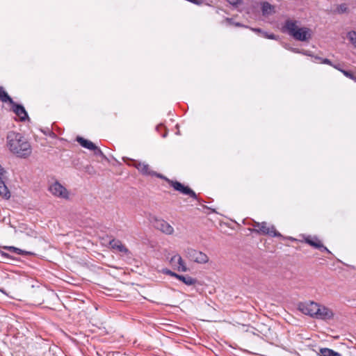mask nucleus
Instances as JSON below:
<instances>
[{"label": "nucleus", "instance_id": "17", "mask_svg": "<svg viewBox=\"0 0 356 356\" xmlns=\"http://www.w3.org/2000/svg\"><path fill=\"white\" fill-rule=\"evenodd\" d=\"M0 100L3 102H10V104L14 102L2 87L0 88Z\"/></svg>", "mask_w": 356, "mask_h": 356}, {"label": "nucleus", "instance_id": "12", "mask_svg": "<svg viewBox=\"0 0 356 356\" xmlns=\"http://www.w3.org/2000/svg\"><path fill=\"white\" fill-rule=\"evenodd\" d=\"M305 242L310 245L311 246L319 249L321 251H325L329 253L330 252V250L326 247H325L322 244L321 241L317 238L308 237L305 238Z\"/></svg>", "mask_w": 356, "mask_h": 356}, {"label": "nucleus", "instance_id": "7", "mask_svg": "<svg viewBox=\"0 0 356 356\" xmlns=\"http://www.w3.org/2000/svg\"><path fill=\"white\" fill-rule=\"evenodd\" d=\"M154 227L166 235H172L174 233V228L163 219L155 218L152 222Z\"/></svg>", "mask_w": 356, "mask_h": 356}, {"label": "nucleus", "instance_id": "20", "mask_svg": "<svg viewBox=\"0 0 356 356\" xmlns=\"http://www.w3.org/2000/svg\"><path fill=\"white\" fill-rule=\"evenodd\" d=\"M262 13L264 15H269L273 12V7L268 2H264L262 4Z\"/></svg>", "mask_w": 356, "mask_h": 356}, {"label": "nucleus", "instance_id": "8", "mask_svg": "<svg viewBox=\"0 0 356 356\" xmlns=\"http://www.w3.org/2000/svg\"><path fill=\"white\" fill-rule=\"evenodd\" d=\"M252 232L264 235H270L271 236H282L281 234L276 231L274 226L269 227L267 226V223L266 222H261L259 228L253 229Z\"/></svg>", "mask_w": 356, "mask_h": 356}, {"label": "nucleus", "instance_id": "2", "mask_svg": "<svg viewBox=\"0 0 356 356\" xmlns=\"http://www.w3.org/2000/svg\"><path fill=\"white\" fill-rule=\"evenodd\" d=\"M298 309L304 314L308 315L314 318L323 321L331 320L334 316V313L332 309L314 301L300 303Z\"/></svg>", "mask_w": 356, "mask_h": 356}, {"label": "nucleus", "instance_id": "16", "mask_svg": "<svg viewBox=\"0 0 356 356\" xmlns=\"http://www.w3.org/2000/svg\"><path fill=\"white\" fill-rule=\"evenodd\" d=\"M177 279L179 280V281H181L188 286L194 285L197 282V280L195 279L188 275L184 276L179 275L178 276H177Z\"/></svg>", "mask_w": 356, "mask_h": 356}, {"label": "nucleus", "instance_id": "15", "mask_svg": "<svg viewBox=\"0 0 356 356\" xmlns=\"http://www.w3.org/2000/svg\"><path fill=\"white\" fill-rule=\"evenodd\" d=\"M0 195L6 200L10 197V193L3 180V176H0Z\"/></svg>", "mask_w": 356, "mask_h": 356}, {"label": "nucleus", "instance_id": "25", "mask_svg": "<svg viewBox=\"0 0 356 356\" xmlns=\"http://www.w3.org/2000/svg\"><path fill=\"white\" fill-rule=\"evenodd\" d=\"M227 2L232 6H237L241 3V0H227Z\"/></svg>", "mask_w": 356, "mask_h": 356}, {"label": "nucleus", "instance_id": "3", "mask_svg": "<svg viewBox=\"0 0 356 356\" xmlns=\"http://www.w3.org/2000/svg\"><path fill=\"white\" fill-rule=\"evenodd\" d=\"M298 20L287 19L282 25V31L293 39L301 42H307L312 38V31L307 27H300Z\"/></svg>", "mask_w": 356, "mask_h": 356}, {"label": "nucleus", "instance_id": "14", "mask_svg": "<svg viewBox=\"0 0 356 356\" xmlns=\"http://www.w3.org/2000/svg\"><path fill=\"white\" fill-rule=\"evenodd\" d=\"M76 141L84 148L90 150L96 149V145L90 140H86L82 137L78 136Z\"/></svg>", "mask_w": 356, "mask_h": 356}, {"label": "nucleus", "instance_id": "18", "mask_svg": "<svg viewBox=\"0 0 356 356\" xmlns=\"http://www.w3.org/2000/svg\"><path fill=\"white\" fill-rule=\"evenodd\" d=\"M320 355L321 356H341V355L329 348H321L320 349Z\"/></svg>", "mask_w": 356, "mask_h": 356}, {"label": "nucleus", "instance_id": "22", "mask_svg": "<svg viewBox=\"0 0 356 356\" xmlns=\"http://www.w3.org/2000/svg\"><path fill=\"white\" fill-rule=\"evenodd\" d=\"M339 71L346 77L355 81L356 82V76H354V74L351 71H348L345 70H339Z\"/></svg>", "mask_w": 356, "mask_h": 356}, {"label": "nucleus", "instance_id": "19", "mask_svg": "<svg viewBox=\"0 0 356 356\" xmlns=\"http://www.w3.org/2000/svg\"><path fill=\"white\" fill-rule=\"evenodd\" d=\"M3 248L9 250L11 252H13V253H15V254H17L19 255H26V254H30V252H29L22 250L19 248H15L13 246H6Z\"/></svg>", "mask_w": 356, "mask_h": 356}, {"label": "nucleus", "instance_id": "27", "mask_svg": "<svg viewBox=\"0 0 356 356\" xmlns=\"http://www.w3.org/2000/svg\"><path fill=\"white\" fill-rule=\"evenodd\" d=\"M321 63H324V64H327V65H331V66H332V65H333L332 63L331 60L327 59V58L322 59Z\"/></svg>", "mask_w": 356, "mask_h": 356}, {"label": "nucleus", "instance_id": "30", "mask_svg": "<svg viewBox=\"0 0 356 356\" xmlns=\"http://www.w3.org/2000/svg\"><path fill=\"white\" fill-rule=\"evenodd\" d=\"M4 172H5L4 170L0 165V176H3Z\"/></svg>", "mask_w": 356, "mask_h": 356}, {"label": "nucleus", "instance_id": "26", "mask_svg": "<svg viewBox=\"0 0 356 356\" xmlns=\"http://www.w3.org/2000/svg\"><path fill=\"white\" fill-rule=\"evenodd\" d=\"M95 152V155L102 156L103 152L102 150L96 146V149H92Z\"/></svg>", "mask_w": 356, "mask_h": 356}, {"label": "nucleus", "instance_id": "32", "mask_svg": "<svg viewBox=\"0 0 356 356\" xmlns=\"http://www.w3.org/2000/svg\"><path fill=\"white\" fill-rule=\"evenodd\" d=\"M233 24L238 27L242 26V24H240L239 22H236V23H234Z\"/></svg>", "mask_w": 356, "mask_h": 356}, {"label": "nucleus", "instance_id": "31", "mask_svg": "<svg viewBox=\"0 0 356 356\" xmlns=\"http://www.w3.org/2000/svg\"><path fill=\"white\" fill-rule=\"evenodd\" d=\"M252 31H254V32H257V33H261V30L260 29H252Z\"/></svg>", "mask_w": 356, "mask_h": 356}, {"label": "nucleus", "instance_id": "5", "mask_svg": "<svg viewBox=\"0 0 356 356\" xmlns=\"http://www.w3.org/2000/svg\"><path fill=\"white\" fill-rule=\"evenodd\" d=\"M163 179L165 180L175 191H179L183 195H188L195 200L197 199L195 193L188 186H184L178 181L169 179L166 177H165Z\"/></svg>", "mask_w": 356, "mask_h": 356}, {"label": "nucleus", "instance_id": "34", "mask_svg": "<svg viewBox=\"0 0 356 356\" xmlns=\"http://www.w3.org/2000/svg\"><path fill=\"white\" fill-rule=\"evenodd\" d=\"M227 21L229 22V23H231V19L227 18Z\"/></svg>", "mask_w": 356, "mask_h": 356}, {"label": "nucleus", "instance_id": "33", "mask_svg": "<svg viewBox=\"0 0 356 356\" xmlns=\"http://www.w3.org/2000/svg\"><path fill=\"white\" fill-rule=\"evenodd\" d=\"M332 66H333L335 69L338 70L339 71V70H341V69L339 67V65H332Z\"/></svg>", "mask_w": 356, "mask_h": 356}, {"label": "nucleus", "instance_id": "35", "mask_svg": "<svg viewBox=\"0 0 356 356\" xmlns=\"http://www.w3.org/2000/svg\"><path fill=\"white\" fill-rule=\"evenodd\" d=\"M87 168H88V170H89V169H90V168H91V169H92V168H91V167H90V166H87Z\"/></svg>", "mask_w": 356, "mask_h": 356}, {"label": "nucleus", "instance_id": "6", "mask_svg": "<svg viewBox=\"0 0 356 356\" xmlns=\"http://www.w3.org/2000/svg\"><path fill=\"white\" fill-rule=\"evenodd\" d=\"M186 257L192 261H194L197 264H206L209 261L208 256L197 250L193 248H187L185 251Z\"/></svg>", "mask_w": 356, "mask_h": 356}, {"label": "nucleus", "instance_id": "10", "mask_svg": "<svg viewBox=\"0 0 356 356\" xmlns=\"http://www.w3.org/2000/svg\"><path fill=\"white\" fill-rule=\"evenodd\" d=\"M170 264L175 268L179 271L186 272L188 270L181 257L179 254H175L170 259Z\"/></svg>", "mask_w": 356, "mask_h": 356}, {"label": "nucleus", "instance_id": "23", "mask_svg": "<svg viewBox=\"0 0 356 356\" xmlns=\"http://www.w3.org/2000/svg\"><path fill=\"white\" fill-rule=\"evenodd\" d=\"M338 12L340 13H343L347 11L348 8L346 4H341L337 8Z\"/></svg>", "mask_w": 356, "mask_h": 356}, {"label": "nucleus", "instance_id": "1", "mask_svg": "<svg viewBox=\"0 0 356 356\" xmlns=\"http://www.w3.org/2000/svg\"><path fill=\"white\" fill-rule=\"evenodd\" d=\"M6 146L10 152L20 158H27L32 152L27 139L22 134L13 131L7 134Z\"/></svg>", "mask_w": 356, "mask_h": 356}, {"label": "nucleus", "instance_id": "24", "mask_svg": "<svg viewBox=\"0 0 356 356\" xmlns=\"http://www.w3.org/2000/svg\"><path fill=\"white\" fill-rule=\"evenodd\" d=\"M163 272L165 274H166V275H170V276H172V277H176V278H177V276H178V275H179V274H177V273H174V272H172V271H171L170 270H168V269H164V270H163Z\"/></svg>", "mask_w": 356, "mask_h": 356}, {"label": "nucleus", "instance_id": "11", "mask_svg": "<svg viewBox=\"0 0 356 356\" xmlns=\"http://www.w3.org/2000/svg\"><path fill=\"white\" fill-rule=\"evenodd\" d=\"M12 104L13 112L19 118L20 120H26V119L28 118V115L24 107L15 102H13Z\"/></svg>", "mask_w": 356, "mask_h": 356}, {"label": "nucleus", "instance_id": "13", "mask_svg": "<svg viewBox=\"0 0 356 356\" xmlns=\"http://www.w3.org/2000/svg\"><path fill=\"white\" fill-rule=\"evenodd\" d=\"M110 245L113 249H115L118 251L127 254L129 253V250L118 240L113 239L110 241Z\"/></svg>", "mask_w": 356, "mask_h": 356}, {"label": "nucleus", "instance_id": "21", "mask_svg": "<svg viewBox=\"0 0 356 356\" xmlns=\"http://www.w3.org/2000/svg\"><path fill=\"white\" fill-rule=\"evenodd\" d=\"M347 37L351 44L356 48V31H351L348 32Z\"/></svg>", "mask_w": 356, "mask_h": 356}, {"label": "nucleus", "instance_id": "28", "mask_svg": "<svg viewBox=\"0 0 356 356\" xmlns=\"http://www.w3.org/2000/svg\"><path fill=\"white\" fill-rule=\"evenodd\" d=\"M264 36L268 39H273V40L276 39V36L274 34L264 33Z\"/></svg>", "mask_w": 356, "mask_h": 356}, {"label": "nucleus", "instance_id": "4", "mask_svg": "<svg viewBox=\"0 0 356 356\" xmlns=\"http://www.w3.org/2000/svg\"><path fill=\"white\" fill-rule=\"evenodd\" d=\"M124 161L128 165L134 166L137 170L144 175L155 176L161 179H164L165 176L156 172L152 170L149 165L145 162H140L129 158H124Z\"/></svg>", "mask_w": 356, "mask_h": 356}, {"label": "nucleus", "instance_id": "9", "mask_svg": "<svg viewBox=\"0 0 356 356\" xmlns=\"http://www.w3.org/2000/svg\"><path fill=\"white\" fill-rule=\"evenodd\" d=\"M49 191L55 196L65 199L68 198V192L67 189L58 182H55L51 185Z\"/></svg>", "mask_w": 356, "mask_h": 356}, {"label": "nucleus", "instance_id": "29", "mask_svg": "<svg viewBox=\"0 0 356 356\" xmlns=\"http://www.w3.org/2000/svg\"><path fill=\"white\" fill-rule=\"evenodd\" d=\"M261 222L254 221L252 223V226L254 227V229H259L260 227Z\"/></svg>", "mask_w": 356, "mask_h": 356}, {"label": "nucleus", "instance_id": "36", "mask_svg": "<svg viewBox=\"0 0 356 356\" xmlns=\"http://www.w3.org/2000/svg\"><path fill=\"white\" fill-rule=\"evenodd\" d=\"M88 171L89 172V173H91V169L88 170Z\"/></svg>", "mask_w": 356, "mask_h": 356}]
</instances>
